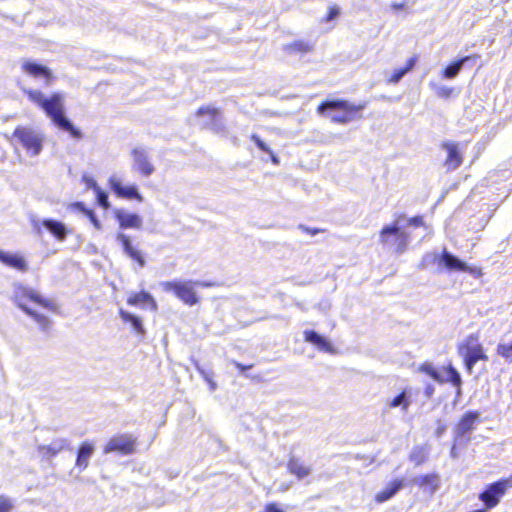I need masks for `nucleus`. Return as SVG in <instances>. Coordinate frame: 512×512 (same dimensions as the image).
<instances>
[{
    "label": "nucleus",
    "mask_w": 512,
    "mask_h": 512,
    "mask_svg": "<svg viewBox=\"0 0 512 512\" xmlns=\"http://www.w3.org/2000/svg\"><path fill=\"white\" fill-rule=\"evenodd\" d=\"M28 99L41 108L52 123L59 129L68 132L71 137L81 139L82 132L74 126L72 121L65 115L64 98L59 92L46 97L40 90L21 87Z\"/></svg>",
    "instance_id": "obj_1"
},
{
    "label": "nucleus",
    "mask_w": 512,
    "mask_h": 512,
    "mask_svg": "<svg viewBox=\"0 0 512 512\" xmlns=\"http://www.w3.org/2000/svg\"><path fill=\"white\" fill-rule=\"evenodd\" d=\"M409 227L427 229L423 216L407 218L404 214H400L391 224L383 226L379 233V242L386 247L393 248L396 253L403 254L410 243Z\"/></svg>",
    "instance_id": "obj_2"
},
{
    "label": "nucleus",
    "mask_w": 512,
    "mask_h": 512,
    "mask_svg": "<svg viewBox=\"0 0 512 512\" xmlns=\"http://www.w3.org/2000/svg\"><path fill=\"white\" fill-rule=\"evenodd\" d=\"M12 300L14 304L25 314L30 316L43 332H47L52 325V320L44 314L38 313L28 306V302H33L51 311L56 310V305L42 297L36 290L26 287L20 283L13 285Z\"/></svg>",
    "instance_id": "obj_3"
},
{
    "label": "nucleus",
    "mask_w": 512,
    "mask_h": 512,
    "mask_svg": "<svg viewBox=\"0 0 512 512\" xmlns=\"http://www.w3.org/2000/svg\"><path fill=\"white\" fill-rule=\"evenodd\" d=\"M366 107V103L352 104L344 99H328L320 103L317 113L330 117L336 124H348L356 119H361L360 112Z\"/></svg>",
    "instance_id": "obj_4"
},
{
    "label": "nucleus",
    "mask_w": 512,
    "mask_h": 512,
    "mask_svg": "<svg viewBox=\"0 0 512 512\" xmlns=\"http://www.w3.org/2000/svg\"><path fill=\"white\" fill-rule=\"evenodd\" d=\"M436 263L440 268L443 267L447 271L468 272L475 278L481 276V270L479 268L468 266L466 262L446 249H444L440 255L436 252H428L424 254L419 264V268L426 269Z\"/></svg>",
    "instance_id": "obj_5"
},
{
    "label": "nucleus",
    "mask_w": 512,
    "mask_h": 512,
    "mask_svg": "<svg viewBox=\"0 0 512 512\" xmlns=\"http://www.w3.org/2000/svg\"><path fill=\"white\" fill-rule=\"evenodd\" d=\"M194 285L208 286V284H204L198 281L194 282L192 280H172L163 281L160 283V286L164 292L174 294L179 300L189 306H194L199 302L198 296L193 287Z\"/></svg>",
    "instance_id": "obj_6"
},
{
    "label": "nucleus",
    "mask_w": 512,
    "mask_h": 512,
    "mask_svg": "<svg viewBox=\"0 0 512 512\" xmlns=\"http://www.w3.org/2000/svg\"><path fill=\"white\" fill-rule=\"evenodd\" d=\"M478 340L476 334H470L458 346V353L463 358L465 368L469 374L473 372V368L479 360L486 361L488 359L483 346Z\"/></svg>",
    "instance_id": "obj_7"
},
{
    "label": "nucleus",
    "mask_w": 512,
    "mask_h": 512,
    "mask_svg": "<svg viewBox=\"0 0 512 512\" xmlns=\"http://www.w3.org/2000/svg\"><path fill=\"white\" fill-rule=\"evenodd\" d=\"M13 136L18 139L30 156L34 157L41 153L44 137L40 132L27 127H17Z\"/></svg>",
    "instance_id": "obj_8"
},
{
    "label": "nucleus",
    "mask_w": 512,
    "mask_h": 512,
    "mask_svg": "<svg viewBox=\"0 0 512 512\" xmlns=\"http://www.w3.org/2000/svg\"><path fill=\"white\" fill-rule=\"evenodd\" d=\"M30 223L35 234L38 236L42 235V229L44 228L58 241H64L68 235V229L66 225L56 219L44 218L39 219L36 216L31 217Z\"/></svg>",
    "instance_id": "obj_9"
},
{
    "label": "nucleus",
    "mask_w": 512,
    "mask_h": 512,
    "mask_svg": "<svg viewBox=\"0 0 512 512\" xmlns=\"http://www.w3.org/2000/svg\"><path fill=\"white\" fill-rule=\"evenodd\" d=\"M135 444L136 438L132 434H118L109 439L103 448V453H119L121 455H130L135 451Z\"/></svg>",
    "instance_id": "obj_10"
},
{
    "label": "nucleus",
    "mask_w": 512,
    "mask_h": 512,
    "mask_svg": "<svg viewBox=\"0 0 512 512\" xmlns=\"http://www.w3.org/2000/svg\"><path fill=\"white\" fill-rule=\"evenodd\" d=\"M196 116L203 118L201 125L206 129L212 130L216 133L223 132L225 130L221 112L217 108L211 106L201 107L197 110Z\"/></svg>",
    "instance_id": "obj_11"
},
{
    "label": "nucleus",
    "mask_w": 512,
    "mask_h": 512,
    "mask_svg": "<svg viewBox=\"0 0 512 512\" xmlns=\"http://www.w3.org/2000/svg\"><path fill=\"white\" fill-rule=\"evenodd\" d=\"M22 70L30 77L42 81L45 86H50L54 79L51 70L47 66L35 61H24Z\"/></svg>",
    "instance_id": "obj_12"
},
{
    "label": "nucleus",
    "mask_w": 512,
    "mask_h": 512,
    "mask_svg": "<svg viewBox=\"0 0 512 512\" xmlns=\"http://www.w3.org/2000/svg\"><path fill=\"white\" fill-rule=\"evenodd\" d=\"M504 495V485L496 481L485 487L479 494V500L484 503L486 509L490 510L499 504Z\"/></svg>",
    "instance_id": "obj_13"
},
{
    "label": "nucleus",
    "mask_w": 512,
    "mask_h": 512,
    "mask_svg": "<svg viewBox=\"0 0 512 512\" xmlns=\"http://www.w3.org/2000/svg\"><path fill=\"white\" fill-rule=\"evenodd\" d=\"M442 149L447 152L444 161V167L447 171L458 169L463 163V155L459 147V143L453 141H445L441 145Z\"/></svg>",
    "instance_id": "obj_14"
},
{
    "label": "nucleus",
    "mask_w": 512,
    "mask_h": 512,
    "mask_svg": "<svg viewBox=\"0 0 512 512\" xmlns=\"http://www.w3.org/2000/svg\"><path fill=\"white\" fill-rule=\"evenodd\" d=\"M109 185L111 190L116 194L119 198H124L128 200L135 199L139 202L143 201V197L138 190L137 185H128L125 186L118 180L116 177L112 176L109 179Z\"/></svg>",
    "instance_id": "obj_15"
},
{
    "label": "nucleus",
    "mask_w": 512,
    "mask_h": 512,
    "mask_svg": "<svg viewBox=\"0 0 512 512\" xmlns=\"http://www.w3.org/2000/svg\"><path fill=\"white\" fill-rule=\"evenodd\" d=\"M478 58H479V56L474 54V55L464 56L462 58H459V59L451 62L442 71L443 78L449 79V80L456 78L458 76V74L460 73V71L465 66L471 67V66L475 65Z\"/></svg>",
    "instance_id": "obj_16"
},
{
    "label": "nucleus",
    "mask_w": 512,
    "mask_h": 512,
    "mask_svg": "<svg viewBox=\"0 0 512 512\" xmlns=\"http://www.w3.org/2000/svg\"><path fill=\"white\" fill-rule=\"evenodd\" d=\"M133 169L138 170L143 176L148 177L155 171L153 164L150 162L148 153L143 148H135L132 151Z\"/></svg>",
    "instance_id": "obj_17"
},
{
    "label": "nucleus",
    "mask_w": 512,
    "mask_h": 512,
    "mask_svg": "<svg viewBox=\"0 0 512 512\" xmlns=\"http://www.w3.org/2000/svg\"><path fill=\"white\" fill-rule=\"evenodd\" d=\"M116 240L122 245L124 253L129 258L137 262L140 267H144L146 265V261L142 252L132 245V241L128 235L124 233H118Z\"/></svg>",
    "instance_id": "obj_18"
},
{
    "label": "nucleus",
    "mask_w": 512,
    "mask_h": 512,
    "mask_svg": "<svg viewBox=\"0 0 512 512\" xmlns=\"http://www.w3.org/2000/svg\"><path fill=\"white\" fill-rule=\"evenodd\" d=\"M116 220L121 229H141L143 225L142 218L136 213H129L123 209H116L114 211Z\"/></svg>",
    "instance_id": "obj_19"
},
{
    "label": "nucleus",
    "mask_w": 512,
    "mask_h": 512,
    "mask_svg": "<svg viewBox=\"0 0 512 512\" xmlns=\"http://www.w3.org/2000/svg\"><path fill=\"white\" fill-rule=\"evenodd\" d=\"M0 262L20 272H26L28 270L27 261L18 253H10L0 250Z\"/></svg>",
    "instance_id": "obj_20"
},
{
    "label": "nucleus",
    "mask_w": 512,
    "mask_h": 512,
    "mask_svg": "<svg viewBox=\"0 0 512 512\" xmlns=\"http://www.w3.org/2000/svg\"><path fill=\"white\" fill-rule=\"evenodd\" d=\"M405 479H394L389 482L387 486L375 495V501L377 503H384L393 498L401 489L405 487Z\"/></svg>",
    "instance_id": "obj_21"
},
{
    "label": "nucleus",
    "mask_w": 512,
    "mask_h": 512,
    "mask_svg": "<svg viewBox=\"0 0 512 512\" xmlns=\"http://www.w3.org/2000/svg\"><path fill=\"white\" fill-rule=\"evenodd\" d=\"M480 414L477 411L466 412L458 422L455 433L457 437H463L474 429V424L478 420Z\"/></svg>",
    "instance_id": "obj_22"
},
{
    "label": "nucleus",
    "mask_w": 512,
    "mask_h": 512,
    "mask_svg": "<svg viewBox=\"0 0 512 512\" xmlns=\"http://www.w3.org/2000/svg\"><path fill=\"white\" fill-rule=\"evenodd\" d=\"M127 303L131 306H141V307L148 306L152 311H156L158 308L157 303H156L155 299L153 298V296L146 291H141L139 293H135V294L131 295L127 299Z\"/></svg>",
    "instance_id": "obj_23"
},
{
    "label": "nucleus",
    "mask_w": 512,
    "mask_h": 512,
    "mask_svg": "<svg viewBox=\"0 0 512 512\" xmlns=\"http://www.w3.org/2000/svg\"><path fill=\"white\" fill-rule=\"evenodd\" d=\"M93 453V443L85 441L80 445L76 457V467L79 468L80 471H83L88 467L89 459L93 455Z\"/></svg>",
    "instance_id": "obj_24"
},
{
    "label": "nucleus",
    "mask_w": 512,
    "mask_h": 512,
    "mask_svg": "<svg viewBox=\"0 0 512 512\" xmlns=\"http://www.w3.org/2000/svg\"><path fill=\"white\" fill-rule=\"evenodd\" d=\"M304 339L306 342L313 344L318 349L325 352H332V344L322 335L314 330L304 331Z\"/></svg>",
    "instance_id": "obj_25"
},
{
    "label": "nucleus",
    "mask_w": 512,
    "mask_h": 512,
    "mask_svg": "<svg viewBox=\"0 0 512 512\" xmlns=\"http://www.w3.org/2000/svg\"><path fill=\"white\" fill-rule=\"evenodd\" d=\"M413 483L420 488L430 487L431 494H434L440 488L441 480L437 473H431L415 477Z\"/></svg>",
    "instance_id": "obj_26"
},
{
    "label": "nucleus",
    "mask_w": 512,
    "mask_h": 512,
    "mask_svg": "<svg viewBox=\"0 0 512 512\" xmlns=\"http://www.w3.org/2000/svg\"><path fill=\"white\" fill-rule=\"evenodd\" d=\"M119 315L125 323H129L131 325L132 329L136 334H138L141 337L145 336L146 330L140 317L130 312H127L123 309H120Z\"/></svg>",
    "instance_id": "obj_27"
},
{
    "label": "nucleus",
    "mask_w": 512,
    "mask_h": 512,
    "mask_svg": "<svg viewBox=\"0 0 512 512\" xmlns=\"http://www.w3.org/2000/svg\"><path fill=\"white\" fill-rule=\"evenodd\" d=\"M288 471L295 475L299 480L307 477L311 473L310 467L304 465L299 459L291 456L287 463Z\"/></svg>",
    "instance_id": "obj_28"
},
{
    "label": "nucleus",
    "mask_w": 512,
    "mask_h": 512,
    "mask_svg": "<svg viewBox=\"0 0 512 512\" xmlns=\"http://www.w3.org/2000/svg\"><path fill=\"white\" fill-rule=\"evenodd\" d=\"M68 445V441L64 438L55 439L49 445H41L38 447L40 454L43 456H55Z\"/></svg>",
    "instance_id": "obj_29"
},
{
    "label": "nucleus",
    "mask_w": 512,
    "mask_h": 512,
    "mask_svg": "<svg viewBox=\"0 0 512 512\" xmlns=\"http://www.w3.org/2000/svg\"><path fill=\"white\" fill-rule=\"evenodd\" d=\"M417 62V58L414 56V57H411L407 63H406V66L403 67V68H399V69H396L393 74L391 75V77L389 78L388 82L389 83H393V84H396L398 83L408 72H410L415 64Z\"/></svg>",
    "instance_id": "obj_30"
},
{
    "label": "nucleus",
    "mask_w": 512,
    "mask_h": 512,
    "mask_svg": "<svg viewBox=\"0 0 512 512\" xmlns=\"http://www.w3.org/2000/svg\"><path fill=\"white\" fill-rule=\"evenodd\" d=\"M75 209H77L78 211L82 212L84 215H86L90 222L92 223V225L97 229V230H101L102 229V224L101 222L98 220L96 214L94 213L93 210L91 209H88L84 203L82 202H75L73 205H72Z\"/></svg>",
    "instance_id": "obj_31"
},
{
    "label": "nucleus",
    "mask_w": 512,
    "mask_h": 512,
    "mask_svg": "<svg viewBox=\"0 0 512 512\" xmlns=\"http://www.w3.org/2000/svg\"><path fill=\"white\" fill-rule=\"evenodd\" d=\"M427 456L428 452L424 446H415L410 452L409 460L419 466L427 460Z\"/></svg>",
    "instance_id": "obj_32"
},
{
    "label": "nucleus",
    "mask_w": 512,
    "mask_h": 512,
    "mask_svg": "<svg viewBox=\"0 0 512 512\" xmlns=\"http://www.w3.org/2000/svg\"><path fill=\"white\" fill-rule=\"evenodd\" d=\"M446 376L444 377V382H449L453 386H461L462 378L460 373L456 368H454L451 364L444 368Z\"/></svg>",
    "instance_id": "obj_33"
},
{
    "label": "nucleus",
    "mask_w": 512,
    "mask_h": 512,
    "mask_svg": "<svg viewBox=\"0 0 512 512\" xmlns=\"http://www.w3.org/2000/svg\"><path fill=\"white\" fill-rule=\"evenodd\" d=\"M410 403L411 402L406 391H402L391 400L389 406L391 408L401 407L402 411L406 412L410 406Z\"/></svg>",
    "instance_id": "obj_34"
},
{
    "label": "nucleus",
    "mask_w": 512,
    "mask_h": 512,
    "mask_svg": "<svg viewBox=\"0 0 512 512\" xmlns=\"http://www.w3.org/2000/svg\"><path fill=\"white\" fill-rule=\"evenodd\" d=\"M420 371L429 375L433 380L438 383H444L442 374L430 363H424L420 366Z\"/></svg>",
    "instance_id": "obj_35"
},
{
    "label": "nucleus",
    "mask_w": 512,
    "mask_h": 512,
    "mask_svg": "<svg viewBox=\"0 0 512 512\" xmlns=\"http://www.w3.org/2000/svg\"><path fill=\"white\" fill-rule=\"evenodd\" d=\"M285 49L287 51H290V52L306 53V52L311 51L312 45L310 43H308V42H305V41H302V40H298V41H295V42L287 45L285 47Z\"/></svg>",
    "instance_id": "obj_36"
},
{
    "label": "nucleus",
    "mask_w": 512,
    "mask_h": 512,
    "mask_svg": "<svg viewBox=\"0 0 512 512\" xmlns=\"http://www.w3.org/2000/svg\"><path fill=\"white\" fill-rule=\"evenodd\" d=\"M496 351L497 354L503 357L508 363H512V341L508 344H498Z\"/></svg>",
    "instance_id": "obj_37"
},
{
    "label": "nucleus",
    "mask_w": 512,
    "mask_h": 512,
    "mask_svg": "<svg viewBox=\"0 0 512 512\" xmlns=\"http://www.w3.org/2000/svg\"><path fill=\"white\" fill-rule=\"evenodd\" d=\"M431 86L433 87L435 94L443 99L450 98L453 93V88L447 87L445 85L431 84Z\"/></svg>",
    "instance_id": "obj_38"
},
{
    "label": "nucleus",
    "mask_w": 512,
    "mask_h": 512,
    "mask_svg": "<svg viewBox=\"0 0 512 512\" xmlns=\"http://www.w3.org/2000/svg\"><path fill=\"white\" fill-rule=\"evenodd\" d=\"M95 194L98 205L104 209H108L110 207V203L107 192L103 191L101 188H97Z\"/></svg>",
    "instance_id": "obj_39"
},
{
    "label": "nucleus",
    "mask_w": 512,
    "mask_h": 512,
    "mask_svg": "<svg viewBox=\"0 0 512 512\" xmlns=\"http://www.w3.org/2000/svg\"><path fill=\"white\" fill-rule=\"evenodd\" d=\"M13 508V500L6 495H0V512H11Z\"/></svg>",
    "instance_id": "obj_40"
},
{
    "label": "nucleus",
    "mask_w": 512,
    "mask_h": 512,
    "mask_svg": "<svg viewBox=\"0 0 512 512\" xmlns=\"http://www.w3.org/2000/svg\"><path fill=\"white\" fill-rule=\"evenodd\" d=\"M250 139L256 144V146L263 152L272 155V150L268 147V145L262 141V139L257 134H252Z\"/></svg>",
    "instance_id": "obj_41"
},
{
    "label": "nucleus",
    "mask_w": 512,
    "mask_h": 512,
    "mask_svg": "<svg viewBox=\"0 0 512 512\" xmlns=\"http://www.w3.org/2000/svg\"><path fill=\"white\" fill-rule=\"evenodd\" d=\"M195 368L206 382L210 381V378L213 377V373L211 371L205 370L203 367L200 366L198 362H195Z\"/></svg>",
    "instance_id": "obj_42"
},
{
    "label": "nucleus",
    "mask_w": 512,
    "mask_h": 512,
    "mask_svg": "<svg viewBox=\"0 0 512 512\" xmlns=\"http://www.w3.org/2000/svg\"><path fill=\"white\" fill-rule=\"evenodd\" d=\"M82 180L83 182L86 184L87 188L88 189H93L94 192L97 190V188H100L97 184V182L92 178V177H89L87 175H84L82 177Z\"/></svg>",
    "instance_id": "obj_43"
},
{
    "label": "nucleus",
    "mask_w": 512,
    "mask_h": 512,
    "mask_svg": "<svg viewBox=\"0 0 512 512\" xmlns=\"http://www.w3.org/2000/svg\"><path fill=\"white\" fill-rule=\"evenodd\" d=\"M339 14H340V10L338 7H336V6L330 7L329 12L326 16V21L334 20L336 17H338Z\"/></svg>",
    "instance_id": "obj_44"
},
{
    "label": "nucleus",
    "mask_w": 512,
    "mask_h": 512,
    "mask_svg": "<svg viewBox=\"0 0 512 512\" xmlns=\"http://www.w3.org/2000/svg\"><path fill=\"white\" fill-rule=\"evenodd\" d=\"M265 512H284V511L281 508H279L276 503H268L265 506Z\"/></svg>",
    "instance_id": "obj_45"
},
{
    "label": "nucleus",
    "mask_w": 512,
    "mask_h": 512,
    "mask_svg": "<svg viewBox=\"0 0 512 512\" xmlns=\"http://www.w3.org/2000/svg\"><path fill=\"white\" fill-rule=\"evenodd\" d=\"M299 229L305 231L306 233L310 234V235H316L317 233H319L321 230L320 229H317V228H309V227H306L304 225H299Z\"/></svg>",
    "instance_id": "obj_46"
},
{
    "label": "nucleus",
    "mask_w": 512,
    "mask_h": 512,
    "mask_svg": "<svg viewBox=\"0 0 512 512\" xmlns=\"http://www.w3.org/2000/svg\"><path fill=\"white\" fill-rule=\"evenodd\" d=\"M435 392V387L432 384H427L424 389V394L427 398H430Z\"/></svg>",
    "instance_id": "obj_47"
},
{
    "label": "nucleus",
    "mask_w": 512,
    "mask_h": 512,
    "mask_svg": "<svg viewBox=\"0 0 512 512\" xmlns=\"http://www.w3.org/2000/svg\"><path fill=\"white\" fill-rule=\"evenodd\" d=\"M497 482L504 485V492L506 493L507 488L512 487V476L506 479H500Z\"/></svg>",
    "instance_id": "obj_48"
},
{
    "label": "nucleus",
    "mask_w": 512,
    "mask_h": 512,
    "mask_svg": "<svg viewBox=\"0 0 512 512\" xmlns=\"http://www.w3.org/2000/svg\"><path fill=\"white\" fill-rule=\"evenodd\" d=\"M445 429H446V428H445V426H444V425L439 426V427L436 429V432H435V433H436V436H437V437H441V436H442V434L444 433Z\"/></svg>",
    "instance_id": "obj_49"
},
{
    "label": "nucleus",
    "mask_w": 512,
    "mask_h": 512,
    "mask_svg": "<svg viewBox=\"0 0 512 512\" xmlns=\"http://www.w3.org/2000/svg\"><path fill=\"white\" fill-rule=\"evenodd\" d=\"M404 3H393L391 7L395 10H401L404 8Z\"/></svg>",
    "instance_id": "obj_50"
},
{
    "label": "nucleus",
    "mask_w": 512,
    "mask_h": 512,
    "mask_svg": "<svg viewBox=\"0 0 512 512\" xmlns=\"http://www.w3.org/2000/svg\"><path fill=\"white\" fill-rule=\"evenodd\" d=\"M212 378H213V377H211V378H210V381H207V383H208V384H209V386H210V390H211V391H214V390L216 389L217 385H216V383L213 381V379H212Z\"/></svg>",
    "instance_id": "obj_51"
},
{
    "label": "nucleus",
    "mask_w": 512,
    "mask_h": 512,
    "mask_svg": "<svg viewBox=\"0 0 512 512\" xmlns=\"http://www.w3.org/2000/svg\"><path fill=\"white\" fill-rule=\"evenodd\" d=\"M270 157H271V161H272L274 164H278V163H279V159H278V157H277L276 155H274V154L272 153V155H270Z\"/></svg>",
    "instance_id": "obj_52"
},
{
    "label": "nucleus",
    "mask_w": 512,
    "mask_h": 512,
    "mask_svg": "<svg viewBox=\"0 0 512 512\" xmlns=\"http://www.w3.org/2000/svg\"><path fill=\"white\" fill-rule=\"evenodd\" d=\"M236 365H237V367H238L241 371H244V370H246V369H248V368L250 367V366H244V365H242V364H240V363H237Z\"/></svg>",
    "instance_id": "obj_53"
},
{
    "label": "nucleus",
    "mask_w": 512,
    "mask_h": 512,
    "mask_svg": "<svg viewBox=\"0 0 512 512\" xmlns=\"http://www.w3.org/2000/svg\"><path fill=\"white\" fill-rule=\"evenodd\" d=\"M455 387H456V396H457V397H460V396H461V393H462L461 386H455Z\"/></svg>",
    "instance_id": "obj_54"
},
{
    "label": "nucleus",
    "mask_w": 512,
    "mask_h": 512,
    "mask_svg": "<svg viewBox=\"0 0 512 512\" xmlns=\"http://www.w3.org/2000/svg\"><path fill=\"white\" fill-rule=\"evenodd\" d=\"M456 448H455V445H453V447L451 448V451H450V455L451 457L455 458L456 457Z\"/></svg>",
    "instance_id": "obj_55"
}]
</instances>
